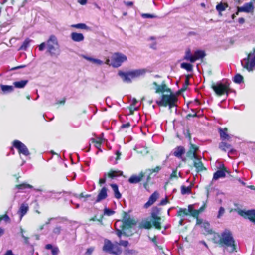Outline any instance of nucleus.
Returning <instances> with one entry per match:
<instances>
[{
	"label": "nucleus",
	"mask_w": 255,
	"mask_h": 255,
	"mask_svg": "<svg viewBox=\"0 0 255 255\" xmlns=\"http://www.w3.org/2000/svg\"><path fill=\"white\" fill-rule=\"evenodd\" d=\"M141 16L143 18H154L157 17L155 15L148 13H142Z\"/></svg>",
	"instance_id": "obj_50"
},
{
	"label": "nucleus",
	"mask_w": 255,
	"mask_h": 255,
	"mask_svg": "<svg viewBox=\"0 0 255 255\" xmlns=\"http://www.w3.org/2000/svg\"><path fill=\"white\" fill-rule=\"evenodd\" d=\"M200 213V211L193 209V211L191 212L190 214L192 216L196 217V219L198 218V215Z\"/></svg>",
	"instance_id": "obj_53"
},
{
	"label": "nucleus",
	"mask_w": 255,
	"mask_h": 255,
	"mask_svg": "<svg viewBox=\"0 0 255 255\" xmlns=\"http://www.w3.org/2000/svg\"><path fill=\"white\" fill-rule=\"evenodd\" d=\"M198 150V147L196 145L190 144L189 150L187 152V156L191 159H197L198 155L197 154V151Z\"/></svg>",
	"instance_id": "obj_14"
},
{
	"label": "nucleus",
	"mask_w": 255,
	"mask_h": 255,
	"mask_svg": "<svg viewBox=\"0 0 255 255\" xmlns=\"http://www.w3.org/2000/svg\"><path fill=\"white\" fill-rule=\"evenodd\" d=\"M177 101V97L173 94H163L161 100H156V103L159 106L166 107L168 106L169 109H171L172 107L176 106Z\"/></svg>",
	"instance_id": "obj_3"
},
{
	"label": "nucleus",
	"mask_w": 255,
	"mask_h": 255,
	"mask_svg": "<svg viewBox=\"0 0 255 255\" xmlns=\"http://www.w3.org/2000/svg\"><path fill=\"white\" fill-rule=\"evenodd\" d=\"M104 213L107 216H111L115 213V211L109 208H105L104 210Z\"/></svg>",
	"instance_id": "obj_49"
},
{
	"label": "nucleus",
	"mask_w": 255,
	"mask_h": 255,
	"mask_svg": "<svg viewBox=\"0 0 255 255\" xmlns=\"http://www.w3.org/2000/svg\"><path fill=\"white\" fill-rule=\"evenodd\" d=\"M71 27L76 28L77 29H86V30L89 29V27L88 26H87L84 23H78V24H73L71 25Z\"/></svg>",
	"instance_id": "obj_43"
},
{
	"label": "nucleus",
	"mask_w": 255,
	"mask_h": 255,
	"mask_svg": "<svg viewBox=\"0 0 255 255\" xmlns=\"http://www.w3.org/2000/svg\"><path fill=\"white\" fill-rule=\"evenodd\" d=\"M196 225H201V227L204 229L205 234H212L213 233L210 224L208 222L203 221L202 219L197 218Z\"/></svg>",
	"instance_id": "obj_11"
},
{
	"label": "nucleus",
	"mask_w": 255,
	"mask_h": 255,
	"mask_svg": "<svg viewBox=\"0 0 255 255\" xmlns=\"http://www.w3.org/2000/svg\"><path fill=\"white\" fill-rule=\"evenodd\" d=\"M254 9V6L251 2L246 3L243 6L239 7V11L249 13Z\"/></svg>",
	"instance_id": "obj_23"
},
{
	"label": "nucleus",
	"mask_w": 255,
	"mask_h": 255,
	"mask_svg": "<svg viewBox=\"0 0 255 255\" xmlns=\"http://www.w3.org/2000/svg\"><path fill=\"white\" fill-rule=\"evenodd\" d=\"M124 224L125 226L130 227L132 225H135L136 224V222L134 220H133L130 218H128L124 219Z\"/></svg>",
	"instance_id": "obj_40"
},
{
	"label": "nucleus",
	"mask_w": 255,
	"mask_h": 255,
	"mask_svg": "<svg viewBox=\"0 0 255 255\" xmlns=\"http://www.w3.org/2000/svg\"><path fill=\"white\" fill-rule=\"evenodd\" d=\"M212 88L216 94L219 96L226 94L227 96L230 91H231L230 89L229 88V83L228 82L217 83L216 84L212 85Z\"/></svg>",
	"instance_id": "obj_5"
},
{
	"label": "nucleus",
	"mask_w": 255,
	"mask_h": 255,
	"mask_svg": "<svg viewBox=\"0 0 255 255\" xmlns=\"http://www.w3.org/2000/svg\"><path fill=\"white\" fill-rule=\"evenodd\" d=\"M0 88L4 94L11 93L14 90V88L12 86L1 85Z\"/></svg>",
	"instance_id": "obj_35"
},
{
	"label": "nucleus",
	"mask_w": 255,
	"mask_h": 255,
	"mask_svg": "<svg viewBox=\"0 0 255 255\" xmlns=\"http://www.w3.org/2000/svg\"><path fill=\"white\" fill-rule=\"evenodd\" d=\"M220 136V138L222 141L228 140L230 141L231 136L228 134V129L227 128H218Z\"/></svg>",
	"instance_id": "obj_17"
},
{
	"label": "nucleus",
	"mask_w": 255,
	"mask_h": 255,
	"mask_svg": "<svg viewBox=\"0 0 255 255\" xmlns=\"http://www.w3.org/2000/svg\"><path fill=\"white\" fill-rule=\"evenodd\" d=\"M63 229L60 226H56L52 230L51 236L53 237H57L58 235H60Z\"/></svg>",
	"instance_id": "obj_33"
},
{
	"label": "nucleus",
	"mask_w": 255,
	"mask_h": 255,
	"mask_svg": "<svg viewBox=\"0 0 255 255\" xmlns=\"http://www.w3.org/2000/svg\"><path fill=\"white\" fill-rule=\"evenodd\" d=\"M107 197V188L105 187H103L100 191L98 194L96 202H99L101 201L106 199Z\"/></svg>",
	"instance_id": "obj_22"
},
{
	"label": "nucleus",
	"mask_w": 255,
	"mask_h": 255,
	"mask_svg": "<svg viewBox=\"0 0 255 255\" xmlns=\"http://www.w3.org/2000/svg\"><path fill=\"white\" fill-rule=\"evenodd\" d=\"M140 227L144 229H150L151 227V223L150 221L144 220L140 223Z\"/></svg>",
	"instance_id": "obj_42"
},
{
	"label": "nucleus",
	"mask_w": 255,
	"mask_h": 255,
	"mask_svg": "<svg viewBox=\"0 0 255 255\" xmlns=\"http://www.w3.org/2000/svg\"><path fill=\"white\" fill-rule=\"evenodd\" d=\"M224 213L225 209L223 207H220L217 216V218H220L221 216H222L224 214Z\"/></svg>",
	"instance_id": "obj_52"
},
{
	"label": "nucleus",
	"mask_w": 255,
	"mask_h": 255,
	"mask_svg": "<svg viewBox=\"0 0 255 255\" xmlns=\"http://www.w3.org/2000/svg\"><path fill=\"white\" fill-rule=\"evenodd\" d=\"M103 141V139L102 137H98L96 139L95 138H91L90 140V143L88 147L87 150L86 152H89L91 148V143H95V146L96 148L98 149L100 151H102V150L100 149L101 145Z\"/></svg>",
	"instance_id": "obj_15"
},
{
	"label": "nucleus",
	"mask_w": 255,
	"mask_h": 255,
	"mask_svg": "<svg viewBox=\"0 0 255 255\" xmlns=\"http://www.w3.org/2000/svg\"><path fill=\"white\" fill-rule=\"evenodd\" d=\"M28 81L27 80H21L19 81H16L13 83L15 87L17 88H23L28 83Z\"/></svg>",
	"instance_id": "obj_36"
},
{
	"label": "nucleus",
	"mask_w": 255,
	"mask_h": 255,
	"mask_svg": "<svg viewBox=\"0 0 255 255\" xmlns=\"http://www.w3.org/2000/svg\"><path fill=\"white\" fill-rule=\"evenodd\" d=\"M116 157L112 156L110 158V160L113 164H116L117 163V161L120 159L121 153L119 151H117L116 152Z\"/></svg>",
	"instance_id": "obj_41"
},
{
	"label": "nucleus",
	"mask_w": 255,
	"mask_h": 255,
	"mask_svg": "<svg viewBox=\"0 0 255 255\" xmlns=\"http://www.w3.org/2000/svg\"><path fill=\"white\" fill-rule=\"evenodd\" d=\"M123 175V172L120 170H111L109 172L107 173V176L111 179L115 177L121 176Z\"/></svg>",
	"instance_id": "obj_28"
},
{
	"label": "nucleus",
	"mask_w": 255,
	"mask_h": 255,
	"mask_svg": "<svg viewBox=\"0 0 255 255\" xmlns=\"http://www.w3.org/2000/svg\"><path fill=\"white\" fill-rule=\"evenodd\" d=\"M83 57L85 59H86V60H88V61H90V62H91L92 63H93V61H94V59H95V58H92V57H89V56H86V55H83Z\"/></svg>",
	"instance_id": "obj_60"
},
{
	"label": "nucleus",
	"mask_w": 255,
	"mask_h": 255,
	"mask_svg": "<svg viewBox=\"0 0 255 255\" xmlns=\"http://www.w3.org/2000/svg\"><path fill=\"white\" fill-rule=\"evenodd\" d=\"M146 176L144 172H141L138 175H132L128 179V181L131 184H137L139 183Z\"/></svg>",
	"instance_id": "obj_12"
},
{
	"label": "nucleus",
	"mask_w": 255,
	"mask_h": 255,
	"mask_svg": "<svg viewBox=\"0 0 255 255\" xmlns=\"http://www.w3.org/2000/svg\"><path fill=\"white\" fill-rule=\"evenodd\" d=\"M24 230L21 227L20 228V234L22 238L24 239V243L26 244H29V238L27 237L24 236Z\"/></svg>",
	"instance_id": "obj_48"
},
{
	"label": "nucleus",
	"mask_w": 255,
	"mask_h": 255,
	"mask_svg": "<svg viewBox=\"0 0 255 255\" xmlns=\"http://www.w3.org/2000/svg\"><path fill=\"white\" fill-rule=\"evenodd\" d=\"M238 213L240 216L245 218H248L255 224V210L248 211L240 210Z\"/></svg>",
	"instance_id": "obj_10"
},
{
	"label": "nucleus",
	"mask_w": 255,
	"mask_h": 255,
	"mask_svg": "<svg viewBox=\"0 0 255 255\" xmlns=\"http://www.w3.org/2000/svg\"><path fill=\"white\" fill-rule=\"evenodd\" d=\"M16 188L18 189L19 191H25L26 192V190L33 189V187L26 183H23L22 184L16 185Z\"/></svg>",
	"instance_id": "obj_29"
},
{
	"label": "nucleus",
	"mask_w": 255,
	"mask_h": 255,
	"mask_svg": "<svg viewBox=\"0 0 255 255\" xmlns=\"http://www.w3.org/2000/svg\"><path fill=\"white\" fill-rule=\"evenodd\" d=\"M161 210V208L155 206L152 208L151 212V217L153 219L152 224L158 230H160L161 228V223L160 222L161 218L159 216Z\"/></svg>",
	"instance_id": "obj_7"
},
{
	"label": "nucleus",
	"mask_w": 255,
	"mask_h": 255,
	"mask_svg": "<svg viewBox=\"0 0 255 255\" xmlns=\"http://www.w3.org/2000/svg\"><path fill=\"white\" fill-rule=\"evenodd\" d=\"M71 39L77 42L83 41L84 39V36L83 34L77 32H72L70 35Z\"/></svg>",
	"instance_id": "obj_24"
},
{
	"label": "nucleus",
	"mask_w": 255,
	"mask_h": 255,
	"mask_svg": "<svg viewBox=\"0 0 255 255\" xmlns=\"http://www.w3.org/2000/svg\"><path fill=\"white\" fill-rule=\"evenodd\" d=\"M153 84L155 86V92L156 93L159 92H164L165 91H168L171 93V91L170 89L167 88V86L164 82H163L161 85H159L155 82H154Z\"/></svg>",
	"instance_id": "obj_16"
},
{
	"label": "nucleus",
	"mask_w": 255,
	"mask_h": 255,
	"mask_svg": "<svg viewBox=\"0 0 255 255\" xmlns=\"http://www.w3.org/2000/svg\"><path fill=\"white\" fill-rule=\"evenodd\" d=\"M130 126V124L129 123H127L126 124H122L121 126V129H123L125 128H128Z\"/></svg>",
	"instance_id": "obj_62"
},
{
	"label": "nucleus",
	"mask_w": 255,
	"mask_h": 255,
	"mask_svg": "<svg viewBox=\"0 0 255 255\" xmlns=\"http://www.w3.org/2000/svg\"><path fill=\"white\" fill-rule=\"evenodd\" d=\"M168 202V200L167 198V197H166L165 199H162L160 203L159 204V205H161V206H163V205H166L167 203Z\"/></svg>",
	"instance_id": "obj_59"
},
{
	"label": "nucleus",
	"mask_w": 255,
	"mask_h": 255,
	"mask_svg": "<svg viewBox=\"0 0 255 255\" xmlns=\"http://www.w3.org/2000/svg\"><path fill=\"white\" fill-rule=\"evenodd\" d=\"M119 75L122 78L123 81L125 82L130 83L131 82V75L129 72H123L122 71H120L118 73Z\"/></svg>",
	"instance_id": "obj_26"
},
{
	"label": "nucleus",
	"mask_w": 255,
	"mask_h": 255,
	"mask_svg": "<svg viewBox=\"0 0 255 255\" xmlns=\"http://www.w3.org/2000/svg\"><path fill=\"white\" fill-rule=\"evenodd\" d=\"M243 79V76L239 74H237L234 76L233 81L236 83L240 84L242 82Z\"/></svg>",
	"instance_id": "obj_46"
},
{
	"label": "nucleus",
	"mask_w": 255,
	"mask_h": 255,
	"mask_svg": "<svg viewBox=\"0 0 255 255\" xmlns=\"http://www.w3.org/2000/svg\"><path fill=\"white\" fill-rule=\"evenodd\" d=\"M127 60V57L125 55L121 53H115L112 57V65L114 67H118Z\"/></svg>",
	"instance_id": "obj_8"
},
{
	"label": "nucleus",
	"mask_w": 255,
	"mask_h": 255,
	"mask_svg": "<svg viewBox=\"0 0 255 255\" xmlns=\"http://www.w3.org/2000/svg\"><path fill=\"white\" fill-rule=\"evenodd\" d=\"M180 67L181 68L186 70L188 72H192L193 70V66L192 64L188 63H182Z\"/></svg>",
	"instance_id": "obj_39"
},
{
	"label": "nucleus",
	"mask_w": 255,
	"mask_h": 255,
	"mask_svg": "<svg viewBox=\"0 0 255 255\" xmlns=\"http://www.w3.org/2000/svg\"><path fill=\"white\" fill-rule=\"evenodd\" d=\"M131 77L133 79L143 75L146 73V70L144 69H136L129 71Z\"/></svg>",
	"instance_id": "obj_25"
},
{
	"label": "nucleus",
	"mask_w": 255,
	"mask_h": 255,
	"mask_svg": "<svg viewBox=\"0 0 255 255\" xmlns=\"http://www.w3.org/2000/svg\"><path fill=\"white\" fill-rule=\"evenodd\" d=\"M128 241H124L121 240L119 241V245L120 246H124L125 247H127L128 245Z\"/></svg>",
	"instance_id": "obj_56"
},
{
	"label": "nucleus",
	"mask_w": 255,
	"mask_h": 255,
	"mask_svg": "<svg viewBox=\"0 0 255 255\" xmlns=\"http://www.w3.org/2000/svg\"><path fill=\"white\" fill-rule=\"evenodd\" d=\"M161 167L157 166L154 169H147L144 171L145 174L146 176V181L144 184V187H146L148 182L150 180V176L153 172L158 173L159 171L161 169Z\"/></svg>",
	"instance_id": "obj_13"
},
{
	"label": "nucleus",
	"mask_w": 255,
	"mask_h": 255,
	"mask_svg": "<svg viewBox=\"0 0 255 255\" xmlns=\"http://www.w3.org/2000/svg\"><path fill=\"white\" fill-rule=\"evenodd\" d=\"M158 197V193L157 192H154L149 197L148 201L144 205L145 208H148L151 206L157 199Z\"/></svg>",
	"instance_id": "obj_19"
},
{
	"label": "nucleus",
	"mask_w": 255,
	"mask_h": 255,
	"mask_svg": "<svg viewBox=\"0 0 255 255\" xmlns=\"http://www.w3.org/2000/svg\"><path fill=\"white\" fill-rule=\"evenodd\" d=\"M219 148L224 151H226L227 150H229L228 154H233L234 152H235V150L232 148L231 144L224 142V141H222L220 143Z\"/></svg>",
	"instance_id": "obj_18"
},
{
	"label": "nucleus",
	"mask_w": 255,
	"mask_h": 255,
	"mask_svg": "<svg viewBox=\"0 0 255 255\" xmlns=\"http://www.w3.org/2000/svg\"><path fill=\"white\" fill-rule=\"evenodd\" d=\"M107 173H105L104 174V177L99 179V184L101 185L102 184H105L106 181Z\"/></svg>",
	"instance_id": "obj_57"
},
{
	"label": "nucleus",
	"mask_w": 255,
	"mask_h": 255,
	"mask_svg": "<svg viewBox=\"0 0 255 255\" xmlns=\"http://www.w3.org/2000/svg\"><path fill=\"white\" fill-rule=\"evenodd\" d=\"M201 157L200 156H197V159H194V166L196 168L197 172L202 171L205 169L201 161Z\"/></svg>",
	"instance_id": "obj_20"
},
{
	"label": "nucleus",
	"mask_w": 255,
	"mask_h": 255,
	"mask_svg": "<svg viewBox=\"0 0 255 255\" xmlns=\"http://www.w3.org/2000/svg\"><path fill=\"white\" fill-rule=\"evenodd\" d=\"M136 251L134 250H129L127 249L125 251V255H131L132 254H135Z\"/></svg>",
	"instance_id": "obj_55"
},
{
	"label": "nucleus",
	"mask_w": 255,
	"mask_h": 255,
	"mask_svg": "<svg viewBox=\"0 0 255 255\" xmlns=\"http://www.w3.org/2000/svg\"><path fill=\"white\" fill-rule=\"evenodd\" d=\"M177 172L176 170H173L172 173L170 175V178L171 179L172 178H177Z\"/></svg>",
	"instance_id": "obj_63"
},
{
	"label": "nucleus",
	"mask_w": 255,
	"mask_h": 255,
	"mask_svg": "<svg viewBox=\"0 0 255 255\" xmlns=\"http://www.w3.org/2000/svg\"><path fill=\"white\" fill-rule=\"evenodd\" d=\"M103 250L106 252L116 255H120L122 253V250L118 246L114 245L107 239L105 240Z\"/></svg>",
	"instance_id": "obj_6"
},
{
	"label": "nucleus",
	"mask_w": 255,
	"mask_h": 255,
	"mask_svg": "<svg viewBox=\"0 0 255 255\" xmlns=\"http://www.w3.org/2000/svg\"><path fill=\"white\" fill-rule=\"evenodd\" d=\"M31 41L32 40H30L28 38L25 39L23 42L21 46H20V49L22 50H25L27 48V47H29V44Z\"/></svg>",
	"instance_id": "obj_44"
},
{
	"label": "nucleus",
	"mask_w": 255,
	"mask_h": 255,
	"mask_svg": "<svg viewBox=\"0 0 255 255\" xmlns=\"http://www.w3.org/2000/svg\"><path fill=\"white\" fill-rule=\"evenodd\" d=\"M184 148L183 146H177L174 149L173 155L178 158H181L182 157V156L184 154Z\"/></svg>",
	"instance_id": "obj_27"
},
{
	"label": "nucleus",
	"mask_w": 255,
	"mask_h": 255,
	"mask_svg": "<svg viewBox=\"0 0 255 255\" xmlns=\"http://www.w3.org/2000/svg\"><path fill=\"white\" fill-rule=\"evenodd\" d=\"M191 192V188L190 187H186L184 185H182L181 187V192L183 195L186 194H189Z\"/></svg>",
	"instance_id": "obj_47"
},
{
	"label": "nucleus",
	"mask_w": 255,
	"mask_h": 255,
	"mask_svg": "<svg viewBox=\"0 0 255 255\" xmlns=\"http://www.w3.org/2000/svg\"><path fill=\"white\" fill-rule=\"evenodd\" d=\"M58 218H53H53H49V219H48V221H46V222H45V224H44V225H48V224H49L51 223V222L52 221H53V220H54L57 219Z\"/></svg>",
	"instance_id": "obj_64"
},
{
	"label": "nucleus",
	"mask_w": 255,
	"mask_h": 255,
	"mask_svg": "<svg viewBox=\"0 0 255 255\" xmlns=\"http://www.w3.org/2000/svg\"><path fill=\"white\" fill-rule=\"evenodd\" d=\"M183 59L184 60L190 61L191 63H194L195 61V59L194 58V55L191 54L190 49H187L186 50L185 54Z\"/></svg>",
	"instance_id": "obj_32"
},
{
	"label": "nucleus",
	"mask_w": 255,
	"mask_h": 255,
	"mask_svg": "<svg viewBox=\"0 0 255 255\" xmlns=\"http://www.w3.org/2000/svg\"><path fill=\"white\" fill-rule=\"evenodd\" d=\"M1 220H4L5 222H10V219L7 214H5L4 215L0 217V222Z\"/></svg>",
	"instance_id": "obj_54"
},
{
	"label": "nucleus",
	"mask_w": 255,
	"mask_h": 255,
	"mask_svg": "<svg viewBox=\"0 0 255 255\" xmlns=\"http://www.w3.org/2000/svg\"><path fill=\"white\" fill-rule=\"evenodd\" d=\"M38 47L40 51H43L46 47L47 53L51 57H58L61 53L58 39L54 35H51L46 42L41 43Z\"/></svg>",
	"instance_id": "obj_1"
},
{
	"label": "nucleus",
	"mask_w": 255,
	"mask_h": 255,
	"mask_svg": "<svg viewBox=\"0 0 255 255\" xmlns=\"http://www.w3.org/2000/svg\"><path fill=\"white\" fill-rule=\"evenodd\" d=\"M205 56L204 51L202 50H197L195 52L194 55V58L195 59V61L197 59L203 58Z\"/></svg>",
	"instance_id": "obj_37"
},
{
	"label": "nucleus",
	"mask_w": 255,
	"mask_h": 255,
	"mask_svg": "<svg viewBox=\"0 0 255 255\" xmlns=\"http://www.w3.org/2000/svg\"><path fill=\"white\" fill-rule=\"evenodd\" d=\"M13 146L18 150L19 154H22L25 156L30 155V152L26 146L19 140H14Z\"/></svg>",
	"instance_id": "obj_9"
},
{
	"label": "nucleus",
	"mask_w": 255,
	"mask_h": 255,
	"mask_svg": "<svg viewBox=\"0 0 255 255\" xmlns=\"http://www.w3.org/2000/svg\"><path fill=\"white\" fill-rule=\"evenodd\" d=\"M226 176L224 169L218 170L214 173L213 180H216L220 178H224Z\"/></svg>",
	"instance_id": "obj_31"
},
{
	"label": "nucleus",
	"mask_w": 255,
	"mask_h": 255,
	"mask_svg": "<svg viewBox=\"0 0 255 255\" xmlns=\"http://www.w3.org/2000/svg\"><path fill=\"white\" fill-rule=\"evenodd\" d=\"M29 207L28 204L26 203H22L17 212V213L20 216V220H21L22 217L27 213L28 211Z\"/></svg>",
	"instance_id": "obj_21"
},
{
	"label": "nucleus",
	"mask_w": 255,
	"mask_h": 255,
	"mask_svg": "<svg viewBox=\"0 0 255 255\" xmlns=\"http://www.w3.org/2000/svg\"><path fill=\"white\" fill-rule=\"evenodd\" d=\"M219 244L221 247H230L229 252H233L236 250L235 240L231 232L226 229L222 234L219 240Z\"/></svg>",
	"instance_id": "obj_2"
},
{
	"label": "nucleus",
	"mask_w": 255,
	"mask_h": 255,
	"mask_svg": "<svg viewBox=\"0 0 255 255\" xmlns=\"http://www.w3.org/2000/svg\"><path fill=\"white\" fill-rule=\"evenodd\" d=\"M45 249L51 250L52 255H57L60 252L59 249L57 246H53L52 244H48L45 246Z\"/></svg>",
	"instance_id": "obj_30"
},
{
	"label": "nucleus",
	"mask_w": 255,
	"mask_h": 255,
	"mask_svg": "<svg viewBox=\"0 0 255 255\" xmlns=\"http://www.w3.org/2000/svg\"><path fill=\"white\" fill-rule=\"evenodd\" d=\"M110 185L114 191L115 197L118 199H120L122 195L119 191L118 185L116 184H111Z\"/></svg>",
	"instance_id": "obj_34"
},
{
	"label": "nucleus",
	"mask_w": 255,
	"mask_h": 255,
	"mask_svg": "<svg viewBox=\"0 0 255 255\" xmlns=\"http://www.w3.org/2000/svg\"><path fill=\"white\" fill-rule=\"evenodd\" d=\"M137 152L143 155H145L148 153V151L147 148L144 146H138L136 148Z\"/></svg>",
	"instance_id": "obj_45"
},
{
	"label": "nucleus",
	"mask_w": 255,
	"mask_h": 255,
	"mask_svg": "<svg viewBox=\"0 0 255 255\" xmlns=\"http://www.w3.org/2000/svg\"><path fill=\"white\" fill-rule=\"evenodd\" d=\"M93 63L97 64L98 65H101L103 64V61L98 59H94Z\"/></svg>",
	"instance_id": "obj_58"
},
{
	"label": "nucleus",
	"mask_w": 255,
	"mask_h": 255,
	"mask_svg": "<svg viewBox=\"0 0 255 255\" xmlns=\"http://www.w3.org/2000/svg\"><path fill=\"white\" fill-rule=\"evenodd\" d=\"M216 8L217 10L219 12L223 11L225 10V7L222 3L217 4Z\"/></svg>",
	"instance_id": "obj_51"
},
{
	"label": "nucleus",
	"mask_w": 255,
	"mask_h": 255,
	"mask_svg": "<svg viewBox=\"0 0 255 255\" xmlns=\"http://www.w3.org/2000/svg\"><path fill=\"white\" fill-rule=\"evenodd\" d=\"M83 57L85 59H86V60H88V61H90V62H91L92 63H93V61H94V59H95V58H92V57H89V56H86V55H83Z\"/></svg>",
	"instance_id": "obj_61"
},
{
	"label": "nucleus",
	"mask_w": 255,
	"mask_h": 255,
	"mask_svg": "<svg viewBox=\"0 0 255 255\" xmlns=\"http://www.w3.org/2000/svg\"><path fill=\"white\" fill-rule=\"evenodd\" d=\"M242 66L249 71H252L255 66V48L248 54L247 57L241 61Z\"/></svg>",
	"instance_id": "obj_4"
},
{
	"label": "nucleus",
	"mask_w": 255,
	"mask_h": 255,
	"mask_svg": "<svg viewBox=\"0 0 255 255\" xmlns=\"http://www.w3.org/2000/svg\"><path fill=\"white\" fill-rule=\"evenodd\" d=\"M177 215L181 218H183L188 215V211H187V209L186 208H180L177 211Z\"/></svg>",
	"instance_id": "obj_38"
}]
</instances>
